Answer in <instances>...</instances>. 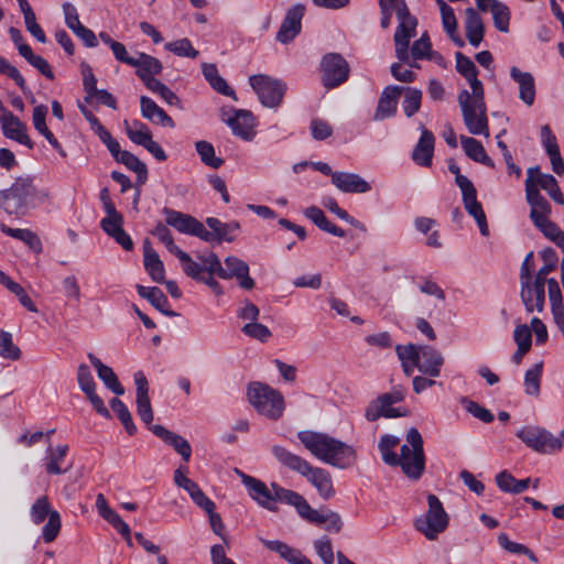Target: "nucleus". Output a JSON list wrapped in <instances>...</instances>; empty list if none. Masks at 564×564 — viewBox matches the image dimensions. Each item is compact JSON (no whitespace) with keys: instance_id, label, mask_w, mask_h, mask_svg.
<instances>
[{"instance_id":"nucleus-46","label":"nucleus","mask_w":564,"mask_h":564,"mask_svg":"<svg viewBox=\"0 0 564 564\" xmlns=\"http://www.w3.org/2000/svg\"><path fill=\"white\" fill-rule=\"evenodd\" d=\"M400 444V438L392 434H383L378 442V449L382 462L389 467H394L398 462L399 454L395 447Z\"/></svg>"},{"instance_id":"nucleus-54","label":"nucleus","mask_w":564,"mask_h":564,"mask_svg":"<svg viewBox=\"0 0 564 564\" xmlns=\"http://www.w3.org/2000/svg\"><path fill=\"white\" fill-rule=\"evenodd\" d=\"M0 357L18 360L21 357L20 348L13 344L12 334L0 329Z\"/></svg>"},{"instance_id":"nucleus-30","label":"nucleus","mask_w":564,"mask_h":564,"mask_svg":"<svg viewBox=\"0 0 564 564\" xmlns=\"http://www.w3.org/2000/svg\"><path fill=\"white\" fill-rule=\"evenodd\" d=\"M465 187L466 189L462 191L464 207L466 212L476 220L481 236L486 237L489 235V228L482 206L477 200V191L475 186Z\"/></svg>"},{"instance_id":"nucleus-24","label":"nucleus","mask_w":564,"mask_h":564,"mask_svg":"<svg viewBox=\"0 0 564 564\" xmlns=\"http://www.w3.org/2000/svg\"><path fill=\"white\" fill-rule=\"evenodd\" d=\"M210 230H207L208 238H202L207 243L232 242L240 231V224L237 220L224 223L216 217H207L205 220Z\"/></svg>"},{"instance_id":"nucleus-3","label":"nucleus","mask_w":564,"mask_h":564,"mask_svg":"<svg viewBox=\"0 0 564 564\" xmlns=\"http://www.w3.org/2000/svg\"><path fill=\"white\" fill-rule=\"evenodd\" d=\"M47 194L39 191L31 177H18L12 185L0 191V208L9 215L24 216L42 205Z\"/></svg>"},{"instance_id":"nucleus-55","label":"nucleus","mask_w":564,"mask_h":564,"mask_svg":"<svg viewBox=\"0 0 564 564\" xmlns=\"http://www.w3.org/2000/svg\"><path fill=\"white\" fill-rule=\"evenodd\" d=\"M82 75H83V87L86 93L84 101L86 104H93L94 101V93L98 90L97 88V78L93 72V68L87 63H82Z\"/></svg>"},{"instance_id":"nucleus-37","label":"nucleus","mask_w":564,"mask_h":564,"mask_svg":"<svg viewBox=\"0 0 564 564\" xmlns=\"http://www.w3.org/2000/svg\"><path fill=\"white\" fill-rule=\"evenodd\" d=\"M131 67L135 68V75L141 79L145 80L151 76L161 74L163 65L161 61L144 52H137V57L133 58Z\"/></svg>"},{"instance_id":"nucleus-19","label":"nucleus","mask_w":564,"mask_h":564,"mask_svg":"<svg viewBox=\"0 0 564 564\" xmlns=\"http://www.w3.org/2000/svg\"><path fill=\"white\" fill-rule=\"evenodd\" d=\"M162 214L165 216L167 226L173 227L180 234L202 238H208L205 225L194 216L184 214L173 208L163 207Z\"/></svg>"},{"instance_id":"nucleus-64","label":"nucleus","mask_w":564,"mask_h":564,"mask_svg":"<svg viewBox=\"0 0 564 564\" xmlns=\"http://www.w3.org/2000/svg\"><path fill=\"white\" fill-rule=\"evenodd\" d=\"M431 50L430 37L427 33H423L419 40L414 41L409 52L414 59H425L429 57Z\"/></svg>"},{"instance_id":"nucleus-42","label":"nucleus","mask_w":564,"mask_h":564,"mask_svg":"<svg viewBox=\"0 0 564 564\" xmlns=\"http://www.w3.org/2000/svg\"><path fill=\"white\" fill-rule=\"evenodd\" d=\"M69 451L68 445H57L55 448L48 445L45 456V470L48 475H62L67 473L72 465L63 467L62 463Z\"/></svg>"},{"instance_id":"nucleus-39","label":"nucleus","mask_w":564,"mask_h":564,"mask_svg":"<svg viewBox=\"0 0 564 564\" xmlns=\"http://www.w3.org/2000/svg\"><path fill=\"white\" fill-rule=\"evenodd\" d=\"M137 292L139 296L147 299L163 315L173 317L177 314L171 310L170 302L161 289L156 286H143L137 284Z\"/></svg>"},{"instance_id":"nucleus-40","label":"nucleus","mask_w":564,"mask_h":564,"mask_svg":"<svg viewBox=\"0 0 564 564\" xmlns=\"http://www.w3.org/2000/svg\"><path fill=\"white\" fill-rule=\"evenodd\" d=\"M465 15L466 37L471 46L478 47L485 35V25L481 17L474 8H467Z\"/></svg>"},{"instance_id":"nucleus-62","label":"nucleus","mask_w":564,"mask_h":564,"mask_svg":"<svg viewBox=\"0 0 564 564\" xmlns=\"http://www.w3.org/2000/svg\"><path fill=\"white\" fill-rule=\"evenodd\" d=\"M241 332L246 336L258 339L261 343L268 341L272 335L271 330L265 325L257 323V322L246 324L241 328Z\"/></svg>"},{"instance_id":"nucleus-58","label":"nucleus","mask_w":564,"mask_h":564,"mask_svg":"<svg viewBox=\"0 0 564 564\" xmlns=\"http://www.w3.org/2000/svg\"><path fill=\"white\" fill-rule=\"evenodd\" d=\"M462 404H464L466 411L474 417L480 420L484 423H491L495 420L494 414L478 402L463 398Z\"/></svg>"},{"instance_id":"nucleus-25","label":"nucleus","mask_w":564,"mask_h":564,"mask_svg":"<svg viewBox=\"0 0 564 564\" xmlns=\"http://www.w3.org/2000/svg\"><path fill=\"white\" fill-rule=\"evenodd\" d=\"M525 198L528 204L531 207L530 210V219L535 224H540V221L544 219H549L552 207L547 199L540 193L534 184L531 183L530 180H525Z\"/></svg>"},{"instance_id":"nucleus-21","label":"nucleus","mask_w":564,"mask_h":564,"mask_svg":"<svg viewBox=\"0 0 564 564\" xmlns=\"http://www.w3.org/2000/svg\"><path fill=\"white\" fill-rule=\"evenodd\" d=\"M304 13L305 6L301 3H296L288 9L276 33L278 42L289 44L301 33Z\"/></svg>"},{"instance_id":"nucleus-48","label":"nucleus","mask_w":564,"mask_h":564,"mask_svg":"<svg viewBox=\"0 0 564 564\" xmlns=\"http://www.w3.org/2000/svg\"><path fill=\"white\" fill-rule=\"evenodd\" d=\"M490 12L492 14L495 28L503 33L509 31L511 12L507 4L501 1L492 0L490 3Z\"/></svg>"},{"instance_id":"nucleus-43","label":"nucleus","mask_w":564,"mask_h":564,"mask_svg":"<svg viewBox=\"0 0 564 564\" xmlns=\"http://www.w3.org/2000/svg\"><path fill=\"white\" fill-rule=\"evenodd\" d=\"M460 143L466 155L477 163L494 169V160L486 153V150L480 141L475 138L460 135Z\"/></svg>"},{"instance_id":"nucleus-20","label":"nucleus","mask_w":564,"mask_h":564,"mask_svg":"<svg viewBox=\"0 0 564 564\" xmlns=\"http://www.w3.org/2000/svg\"><path fill=\"white\" fill-rule=\"evenodd\" d=\"M397 19L399 24L393 36L395 56L399 61H406L410 40L415 35L417 19L410 11H406L403 15L398 14Z\"/></svg>"},{"instance_id":"nucleus-63","label":"nucleus","mask_w":564,"mask_h":564,"mask_svg":"<svg viewBox=\"0 0 564 564\" xmlns=\"http://www.w3.org/2000/svg\"><path fill=\"white\" fill-rule=\"evenodd\" d=\"M314 549L324 564H334V551L328 536L314 541Z\"/></svg>"},{"instance_id":"nucleus-41","label":"nucleus","mask_w":564,"mask_h":564,"mask_svg":"<svg viewBox=\"0 0 564 564\" xmlns=\"http://www.w3.org/2000/svg\"><path fill=\"white\" fill-rule=\"evenodd\" d=\"M152 235L165 246L170 253L178 259L182 267L192 258L187 252L183 251L177 245H175L174 238L166 223H158L152 230Z\"/></svg>"},{"instance_id":"nucleus-15","label":"nucleus","mask_w":564,"mask_h":564,"mask_svg":"<svg viewBox=\"0 0 564 564\" xmlns=\"http://www.w3.org/2000/svg\"><path fill=\"white\" fill-rule=\"evenodd\" d=\"M291 498L294 499L292 502H295V510L302 519L313 524H324L325 530L329 532L338 533L341 530L343 520L337 512L329 510L323 514L313 509L303 496L291 495Z\"/></svg>"},{"instance_id":"nucleus-16","label":"nucleus","mask_w":564,"mask_h":564,"mask_svg":"<svg viewBox=\"0 0 564 564\" xmlns=\"http://www.w3.org/2000/svg\"><path fill=\"white\" fill-rule=\"evenodd\" d=\"M208 261L209 258L206 253L198 254L197 260L191 258L189 261L182 267V270L186 276L196 282L204 283L216 296H221L225 293L224 288L216 280L217 272H210L207 270Z\"/></svg>"},{"instance_id":"nucleus-27","label":"nucleus","mask_w":564,"mask_h":564,"mask_svg":"<svg viewBox=\"0 0 564 564\" xmlns=\"http://www.w3.org/2000/svg\"><path fill=\"white\" fill-rule=\"evenodd\" d=\"M527 174V180L531 178V183L534 184L538 189H544L555 203L560 205L564 204V196L553 175L542 173L538 165L529 167Z\"/></svg>"},{"instance_id":"nucleus-56","label":"nucleus","mask_w":564,"mask_h":564,"mask_svg":"<svg viewBox=\"0 0 564 564\" xmlns=\"http://www.w3.org/2000/svg\"><path fill=\"white\" fill-rule=\"evenodd\" d=\"M534 260H533V251H530L521 267H520V273H519V280H520V297H524L529 291L527 290L529 288V280L531 275L534 272Z\"/></svg>"},{"instance_id":"nucleus-35","label":"nucleus","mask_w":564,"mask_h":564,"mask_svg":"<svg viewBox=\"0 0 564 564\" xmlns=\"http://www.w3.org/2000/svg\"><path fill=\"white\" fill-rule=\"evenodd\" d=\"M226 122L235 135L245 141L253 139V116L250 111L243 109L236 110L234 117L228 118Z\"/></svg>"},{"instance_id":"nucleus-2","label":"nucleus","mask_w":564,"mask_h":564,"mask_svg":"<svg viewBox=\"0 0 564 564\" xmlns=\"http://www.w3.org/2000/svg\"><path fill=\"white\" fill-rule=\"evenodd\" d=\"M271 452L281 465L305 477L322 499L328 500L335 496L333 479L328 470L313 466L303 457L280 445L272 446Z\"/></svg>"},{"instance_id":"nucleus-7","label":"nucleus","mask_w":564,"mask_h":564,"mask_svg":"<svg viewBox=\"0 0 564 564\" xmlns=\"http://www.w3.org/2000/svg\"><path fill=\"white\" fill-rule=\"evenodd\" d=\"M247 398L257 412L270 420H279L284 412L282 393L267 383L253 381L248 384Z\"/></svg>"},{"instance_id":"nucleus-32","label":"nucleus","mask_w":564,"mask_h":564,"mask_svg":"<svg viewBox=\"0 0 564 564\" xmlns=\"http://www.w3.org/2000/svg\"><path fill=\"white\" fill-rule=\"evenodd\" d=\"M511 79L518 84L519 98L527 106H532L535 101L536 88L535 80L531 73L523 72L517 66L510 68Z\"/></svg>"},{"instance_id":"nucleus-18","label":"nucleus","mask_w":564,"mask_h":564,"mask_svg":"<svg viewBox=\"0 0 564 564\" xmlns=\"http://www.w3.org/2000/svg\"><path fill=\"white\" fill-rule=\"evenodd\" d=\"M208 261L209 258L206 253L198 254L197 260L191 258L189 261L182 267V270L186 276L196 282L204 283L216 296H221L225 293L224 288L216 280L217 272H210L207 270Z\"/></svg>"},{"instance_id":"nucleus-49","label":"nucleus","mask_w":564,"mask_h":564,"mask_svg":"<svg viewBox=\"0 0 564 564\" xmlns=\"http://www.w3.org/2000/svg\"><path fill=\"white\" fill-rule=\"evenodd\" d=\"M543 373V362L535 364L524 373V392L531 397H538L541 391V379Z\"/></svg>"},{"instance_id":"nucleus-6","label":"nucleus","mask_w":564,"mask_h":564,"mask_svg":"<svg viewBox=\"0 0 564 564\" xmlns=\"http://www.w3.org/2000/svg\"><path fill=\"white\" fill-rule=\"evenodd\" d=\"M546 253L551 254V261L545 262L535 274H532L529 280V293L521 301L524 305L527 313H542L545 306V285L550 279L547 275L555 270L557 263V257L552 248H546L541 251L543 259H546Z\"/></svg>"},{"instance_id":"nucleus-50","label":"nucleus","mask_w":564,"mask_h":564,"mask_svg":"<svg viewBox=\"0 0 564 564\" xmlns=\"http://www.w3.org/2000/svg\"><path fill=\"white\" fill-rule=\"evenodd\" d=\"M110 408L117 414V417L123 425L126 432L130 436L134 435L138 430L135 424L133 423L132 415L128 406L124 404V402L118 398H113L110 401Z\"/></svg>"},{"instance_id":"nucleus-34","label":"nucleus","mask_w":564,"mask_h":564,"mask_svg":"<svg viewBox=\"0 0 564 564\" xmlns=\"http://www.w3.org/2000/svg\"><path fill=\"white\" fill-rule=\"evenodd\" d=\"M443 364L444 358L437 349L431 346L421 347L420 360L416 367L419 371L435 378L440 376Z\"/></svg>"},{"instance_id":"nucleus-26","label":"nucleus","mask_w":564,"mask_h":564,"mask_svg":"<svg viewBox=\"0 0 564 564\" xmlns=\"http://www.w3.org/2000/svg\"><path fill=\"white\" fill-rule=\"evenodd\" d=\"M402 95V86L389 85L380 94L372 120L383 121L394 117L398 109V99Z\"/></svg>"},{"instance_id":"nucleus-17","label":"nucleus","mask_w":564,"mask_h":564,"mask_svg":"<svg viewBox=\"0 0 564 564\" xmlns=\"http://www.w3.org/2000/svg\"><path fill=\"white\" fill-rule=\"evenodd\" d=\"M208 261L209 258L206 253L198 254L197 260L191 258L189 261L182 267V270L186 276L196 282L204 283L216 296H221L225 293L224 288L216 280L217 272H210L207 270Z\"/></svg>"},{"instance_id":"nucleus-29","label":"nucleus","mask_w":564,"mask_h":564,"mask_svg":"<svg viewBox=\"0 0 564 564\" xmlns=\"http://www.w3.org/2000/svg\"><path fill=\"white\" fill-rule=\"evenodd\" d=\"M149 430L166 445L172 446L185 463L189 462L192 446L187 440L160 424L149 426Z\"/></svg>"},{"instance_id":"nucleus-28","label":"nucleus","mask_w":564,"mask_h":564,"mask_svg":"<svg viewBox=\"0 0 564 564\" xmlns=\"http://www.w3.org/2000/svg\"><path fill=\"white\" fill-rule=\"evenodd\" d=\"M332 184L340 192L347 194H364L371 191V185L359 174L338 172L333 174Z\"/></svg>"},{"instance_id":"nucleus-38","label":"nucleus","mask_w":564,"mask_h":564,"mask_svg":"<svg viewBox=\"0 0 564 564\" xmlns=\"http://www.w3.org/2000/svg\"><path fill=\"white\" fill-rule=\"evenodd\" d=\"M90 364L96 369L98 378L104 382V384L115 394L122 395L124 393V388L119 382L117 375L107 365H104L99 358H97L93 352H88L87 355Z\"/></svg>"},{"instance_id":"nucleus-47","label":"nucleus","mask_w":564,"mask_h":564,"mask_svg":"<svg viewBox=\"0 0 564 564\" xmlns=\"http://www.w3.org/2000/svg\"><path fill=\"white\" fill-rule=\"evenodd\" d=\"M402 110L405 117H413L421 108L422 105V90L415 87L402 86Z\"/></svg>"},{"instance_id":"nucleus-57","label":"nucleus","mask_w":564,"mask_h":564,"mask_svg":"<svg viewBox=\"0 0 564 564\" xmlns=\"http://www.w3.org/2000/svg\"><path fill=\"white\" fill-rule=\"evenodd\" d=\"M0 74L8 76L14 82V84L22 90L23 94H26L28 86L24 77L15 66H13L7 58L2 56H0Z\"/></svg>"},{"instance_id":"nucleus-36","label":"nucleus","mask_w":564,"mask_h":564,"mask_svg":"<svg viewBox=\"0 0 564 564\" xmlns=\"http://www.w3.org/2000/svg\"><path fill=\"white\" fill-rule=\"evenodd\" d=\"M0 123L6 138L14 140L29 149L34 148V142L26 133L25 124L15 115H10L8 119Z\"/></svg>"},{"instance_id":"nucleus-33","label":"nucleus","mask_w":564,"mask_h":564,"mask_svg":"<svg viewBox=\"0 0 564 564\" xmlns=\"http://www.w3.org/2000/svg\"><path fill=\"white\" fill-rule=\"evenodd\" d=\"M140 110L141 116L155 124L162 127L174 128L175 122L171 116H169L163 108L156 105V102L148 97L141 96L140 98Z\"/></svg>"},{"instance_id":"nucleus-8","label":"nucleus","mask_w":564,"mask_h":564,"mask_svg":"<svg viewBox=\"0 0 564 564\" xmlns=\"http://www.w3.org/2000/svg\"><path fill=\"white\" fill-rule=\"evenodd\" d=\"M427 507L426 513L414 520V528L427 540L434 541L447 529L449 517L442 501L433 494L427 496Z\"/></svg>"},{"instance_id":"nucleus-11","label":"nucleus","mask_w":564,"mask_h":564,"mask_svg":"<svg viewBox=\"0 0 564 564\" xmlns=\"http://www.w3.org/2000/svg\"><path fill=\"white\" fill-rule=\"evenodd\" d=\"M321 83L328 90L345 84L350 74V67L345 57L339 53H326L319 62Z\"/></svg>"},{"instance_id":"nucleus-53","label":"nucleus","mask_w":564,"mask_h":564,"mask_svg":"<svg viewBox=\"0 0 564 564\" xmlns=\"http://www.w3.org/2000/svg\"><path fill=\"white\" fill-rule=\"evenodd\" d=\"M164 48L180 57L196 58L199 55L187 37L165 43Z\"/></svg>"},{"instance_id":"nucleus-12","label":"nucleus","mask_w":564,"mask_h":564,"mask_svg":"<svg viewBox=\"0 0 564 564\" xmlns=\"http://www.w3.org/2000/svg\"><path fill=\"white\" fill-rule=\"evenodd\" d=\"M516 436L529 448L540 454H552L561 451L563 446L560 437L540 426H523L517 431Z\"/></svg>"},{"instance_id":"nucleus-9","label":"nucleus","mask_w":564,"mask_h":564,"mask_svg":"<svg viewBox=\"0 0 564 564\" xmlns=\"http://www.w3.org/2000/svg\"><path fill=\"white\" fill-rule=\"evenodd\" d=\"M405 398V391L401 386L393 387L390 392L382 393L372 400L366 409L365 417L369 422H376L380 417L397 419L406 415V410L401 411L393 408L395 403H400Z\"/></svg>"},{"instance_id":"nucleus-1","label":"nucleus","mask_w":564,"mask_h":564,"mask_svg":"<svg viewBox=\"0 0 564 564\" xmlns=\"http://www.w3.org/2000/svg\"><path fill=\"white\" fill-rule=\"evenodd\" d=\"M297 438L314 457L333 467L347 469L357 459V453L351 445L326 433L300 431Z\"/></svg>"},{"instance_id":"nucleus-61","label":"nucleus","mask_w":564,"mask_h":564,"mask_svg":"<svg viewBox=\"0 0 564 564\" xmlns=\"http://www.w3.org/2000/svg\"><path fill=\"white\" fill-rule=\"evenodd\" d=\"M77 382L79 389L85 393L96 391V382L93 373L86 364H80L77 369Z\"/></svg>"},{"instance_id":"nucleus-60","label":"nucleus","mask_w":564,"mask_h":564,"mask_svg":"<svg viewBox=\"0 0 564 564\" xmlns=\"http://www.w3.org/2000/svg\"><path fill=\"white\" fill-rule=\"evenodd\" d=\"M322 204L330 213L335 214L339 219L348 223L349 225L355 227H358L360 225L359 220L350 216L345 209L338 206V203L334 197H324Z\"/></svg>"},{"instance_id":"nucleus-59","label":"nucleus","mask_w":564,"mask_h":564,"mask_svg":"<svg viewBox=\"0 0 564 564\" xmlns=\"http://www.w3.org/2000/svg\"><path fill=\"white\" fill-rule=\"evenodd\" d=\"M442 18V24L445 33H453L457 30V20L454 13V10L451 6H448L444 0H435Z\"/></svg>"},{"instance_id":"nucleus-10","label":"nucleus","mask_w":564,"mask_h":564,"mask_svg":"<svg viewBox=\"0 0 564 564\" xmlns=\"http://www.w3.org/2000/svg\"><path fill=\"white\" fill-rule=\"evenodd\" d=\"M30 518L34 524H41L47 519L42 529V539L45 543H51L57 538L62 527L61 514L52 508L47 496H41L34 501L30 509Z\"/></svg>"},{"instance_id":"nucleus-13","label":"nucleus","mask_w":564,"mask_h":564,"mask_svg":"<svg viewBox=\"0 0 564 564\" xmlns=\"http://www.w3.org/2000/svg\"><path fill=\"white\" fill-rule=\"evenodd\" d=\"M470 93L463 89L458 94V104L462 109L464 123L469 133L475 135H489L487 107L470 104Z\"/></svg>"},{"instance_id":"nucleus-31","label":"nucleus","mask_w":564,"mask_h":564,"mask_svg":"<svg viewBox=\"0 0 564 564\" xmlns=\"http://www.w3.org/2000/svg\"><path fill=\"white\" fill-rule=\"evenodd\" d=\"M434 134L422 127L421 135L412 152V160L415 164L423 167H430L434 154Z\"/></svg>"},{"instance_id":"nucleus-45","label":"nucleus","mask_w":564,"mask_h":564,"mask_svg":"<svg viewBox=\"0 0 564 564\" xmlns=\"http://www.w3.org/2000/svg\"><path fill=\"white\" fill-rule=\"evenodd\" d=\"M144 268L151 279L156 283H163L165 278V269L162 260L156 251H154L149 242L144 243Z\"/></svg>"},{"instance_id":"nucleus-44","label":"nucleus","mask_w":564,"mask_h":564,"mask_svg":"<svg viewBox=\"0 0 564 564\" xmlns=\"http://www.w3.org/2000/svg\"><path fill=\"white\" fill-rule=\"evenodd\" d=\"M303 214L321 230L339 238H344L346 236V231L330 223L319 207L310 206L303 212Z\"/></svg>"},{"instance_id":"nucleus-51","label":"nucleus","mask_w":564,"mask_h":564,"mask_svg":"<svg viewBox=\"0 0 564 564\" xmlns=\"http://www.w3.org/2000/svg\"><path fill=\"white\" fill-rule=\"evenodd\" d=\"M195 150L200 161L213 169H219L224 164V160L215 154L214 145L205 140L195 142Z\"/></svg>"},{"instance_id":"nucleus-14","label":"nucleus","mask_w":564,"mask_h":564,"mask_svg":"<svg viewBox=\"0 0 564 564\" xmlns=\"http://www.w3.org/2000/svg\"><path fill=\"white\" fill-rule=\"evenodd\" d=\"M249 83L264 107L276 108L282 104L286 85L281 79L258 74L250 76Z\"/></svg>"},{"instance_id":"nucleus-4","label":"nucleus","mask_w":564,"mask_h":564,"mask_svg":"<svg viewBox=\"0 0 564 564\" xmlns=\"http://www.w3.org/2000/svg\"><path fill=\"white\" fill-rule=\"evenodd\" d=\"M405 440L406 444L401 446L394 467H400L408 479L417 481L422 478L426 466L423 437L417 429L411 427L406 432Z\"/></svg>"},{"instance_id":"nucleus-23","label":"nucleus","mask_w":564,"mask_h":564,"mask_svg":"<svg viewBox=\"0 0 564 564\" xmlns=\"http://www.w3.org/2000/svg\"><path fill=\"white\" fill-rule=\"evenodd\" d=\"M187 471V467L183 466L175 469L173 477L174 484L184 489L196 506L202 508L205 512H210L212 509H215L214 501L204 494L197 482L186 477Z\"/></svg>"},{"instance_id":"nucleus-52","label":"nucleus","mask_w":564,"mask_h":564,"mask_svg":"<svg viewBox=\"0 0 564 564\" xmlns=\"http://www.w3.org/2000/svg\"><path fill=\"white\" fill-rule=\"evenodd\" d=\"M534 226L564 251V231L554 221L544 219Z\"/></svg>"},{"instance_id":"nucleus-22","label":"nucleus","mask_w":564,"mask_h":564,"mask_svg":"<svg viewBox=\"0 0 564 564\" xmlns=\"http://www.w3.org/2000/svg\"><path fill=\"white\" fill-rule=\"evenodd\" d=\"M206 254L209 258V261L207 262V270L210 272H217V278L223 280L237 278L241 273L246 274V269L249 268L246 261L235 256H228L225 258L224 263L226 268H224L220 258L216 252L209 251Z\"/></svg>"},{"instance_id":"nucleus-5","label":"nucleus","mask_w":564,"mask_h":564,"mask_svg":"<svg viewBox=\"0 0 564 564\" xmlns=\"http://www.w3.org/2000/svg\"><path fill=\"white\" fill-rule=\"evenodd\" d=\"M242 484L248 490L249 496L257 501L259 506L268 509L269 511H275V502H281L295 508V502H291L294 499L292 496H302L301 494L286 489L276 482L271 484L269 488L262 480L254 478L249 475L242 474Z\"/></svg>"}]
</instances>
